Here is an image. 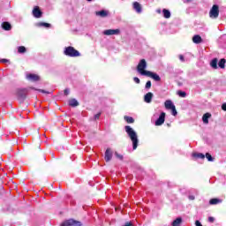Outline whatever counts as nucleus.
Segmentation results:
<instances>
[{"mask_svg": "<svg viewBox=\"0 0 226 226\" xmlns=\"http://www.w3.org/2000/svg\"><path fill=\"white\" fill-rule=\"evenodd\" d=\"M195 225H196V226H202V223H200L199 221H196V222H195Z\"/></svg>", "mask_w": 226, "mask_h": 226, "instance_id": "obj_42", "label": "nucleus"}, {"mask_svg": "<svg viewBox=\"0 0 226 226\" xmlns=\"http://www.w3.org/2000/svg\"><path fill=\"white\" fill-rule=\"evenodd\" d=\"M124 130L132 142V149H137L139 147V136L137 135V132L130 125H125Z\"/></svg>", "mask_w": 226, "mask_h": 226, "instance_id": "obj_1", "label": "nucleus"}, {"mask_svg": "<svg viewBox=\"0 0 226 226\" xmlns=\"http://www.w3.org/2000/svg\"><path fill=\"white\" fill-rule=\"evenodd\" d=\"M158 11V13H160L161 12V11L159 10V11Z\"/></svg>", "mask_w": 226, "mask_h": 226, "instance_id": "obj_48", "label": "nucleus"}, {"mask_svg": "<svg viewBox=\"0 0 226 226\" xmlns=\"http://www.w3.org/2000/svg\"><path fill=\"white\" fill-rule=\"evenodd\" d=\"M133 9L137 11V13H142V6H140L139 2L133 3Z\"/></svg>", "mask_w": 226, "mask_h": 226, "instance_id": "obj_15", "label": "nucleus"}, {"mask_svg": "<svg viewBox=\"0 0 226 226\" xmlns=\"http://www.w3.org/2000/svg\"><path fill=\"white\" fill-rule=\"evenodd\" d=\"M177 94H178V96H180V98H186V92H185V91L179 90V91H177Z\"/></svg>", "mask_w": 226, "mask_h": 226, "instance_id": "obj_29", "label": "nucleus"}, {"mask_svg": "<svg viewBox=\"0 0 226 226\" xmlns=\"http://www.w3.org/2000/svg\"><path fill=\"white\" fill-rule=\"evenodd\" d=\"M1 63H8V59H2Z\"/></svg>", "mask_w": 226, "mask_h": 226, "instance_id": "obj_45", "label": "nucleus"}, {"mask_svg": "<svg viewBox=\"0 0 226 226\" xmlns=\"http://www.w3.org/2000/svg\"><path fill=\"white\" fill-rule=\"evenodd\" d=\"M145 76L150 77L151 79L155 80V82H160V80H162V78H160V75H158L157 73L152 72L150 71H148Z\"/></svg>", "mask_w": 226, "mask_h": 226, "instance_id": "obj_8", "label": "nucleus"}, {"mask_svg": "<svg viewBox=\"0 0 226 226\" xmlns=\"http://www.w3.org/2000/svg\"><path fill=\"white\" fill-rule=\"evenodd\" d=\"M105 162H110L112 160V150L110 148H107L104 154Z\"/></svg>", "mask_w": 226, "mask_h": 226, "instance_id": "obj_11", "label": "nucleus"}, {"mask_svg": "<svg viewBox=\"0 0 226 226\" xmlns=\"http://www.w3.org/2000/svg\"><path fill=\"white\" fill-rule=\"evenodd\" d=\"M181 223H183V219L181 217H178L173 221L171 226H181Z\"/></svg>", "mask_w": 226, "mask_h": 226, "instance_id": "obj_21", "label": "nucleus"}, {"mask_svg": "<svg viewBox=\"0 0 226 226\" xmlns=\"http://www.w3.org/2000/svg\"><path fill=\"white\" fill-rule=\"evenodd\" d=\"M209 117H211V114L210 113H205L202 117V121L205 124H209Z\"/></svg>", "mask_w": 226, "mask_h": 226, "instance_id": "obj_18", "label": "nucleus"}, {"mask_svg": "<svg viewBox=\"0 0 226 226\" xmlns=\"http://www.w3.org/2000/svg\"><path fill=\"white\" fill-rule=\"evenodd\" d=\"M192 41L193 43L199 45V43H202V37H200L199 34H196L192 37Z\"/></svg>", "mask_w": 226, "mask_h": 226, "instance_id": "obj_17", "label": "nucleus"}, {"mask_svg": "<svg viewBox=\"0 0 226 226\" xmlns=\"http://www.w3.org/2000/svg\"><path fill=\"white\" fill-rule=\"evenodd\" d=\"M164 19H170V11L167 9L162 10Z\"/></svg>", "mask_w": 226, "mask_h": 226, "instance_id": "obj_24", "label": "nucleus"}, {"mask_svg": "<svg viewBox=\"0 0 226 226\" xmlns=\"http://www.w3.org/2000/svg\"><path fill=\"white\" fill-rule=\"evenodd\" d=\"M124 121H126V123L128 124H132L135 122V120L132 117H124Z\"/></svg>", "mask_w": 226, "mask_h": 226, "instance_id": "obj_28", "label": "nucleus"}, {"mask_svg": "<svg viewBox=\"0 0 226 226\" xmlns=\"http://www.w3.org/2000/svg\"><path fill=\"white\" fill-rule=\"evenodd\" d=\"M222 109L224 110V112H226V103H223L222 105Z\"/></svg>", "mask_w": 226, "mask_h": 226, "instance_id": "obj_40", "label": "nucleus"}, {"mask_svg": "<svg viewBox=\"0 0 226 226\" xmlns=\"http://www.w3.org/2000/svg\"><path fill=\"white\" fill-rule=\"evenodd\" d=\"M164 107H165V109H167V110H172V109H174L176 106L174 105L172 101L167 100L164 102Z\"/></svg>", "mask_w": 226, "mask_h": 226, "instance_id": "obj_12", "label": "nucleus"}, {"mask_svg": "<svg viewBox=\"0 0 226 226\" xmlns=\"http://www.w3.org/2000/svg\"><path fill=\"white\" fill-rule=\"evenodd\" d=\"M18 52H19V54H24V53L26 52V47H24V46H19V47L18 48Z\"/></svg>", "mask_w": 226, "mask_h": 226, "instance_id": "obj_30", "label": "nucleus"}, {"mask_svg": "<svg viewBox=\"0 0 226 226\" xmlns=\"http://www.w3.org/2000/svg\"><path fill=\"white\" fill-rule=\"evenodd\" d=\"M133 80L136 84H140V79L139 78L135 77Z\"/></svg>", "mask_w": 226, "mask_h": 226, "instance_id": "obj_36", "label": "nucleus"}, {"mask_svg": "<svg viewBox=\"0 0 226 226\" xmlns=\"http://www.w3.org/2000/svg\"><path fill=\"white\" fill-rule=\"evenodd\" d=\"M179 59L182 63H185V56L183 55H179Z\"/></svg>", "mask_w": 226, "mask_h": 226, "instance_id": "obj_37", "label": "nucleus"}, {"mask_svg": "<svg viewBox=\"0 0 226 226\" xmlns=\"http://www.w3.org/2000/svg\"><path fill=\"white\" fill-rule=\"evenodd\" d=\"M225 63H226L225 58H222L218 63V66L223 69L225 68Z\"/></svg>", "mask_w": 226, "mask_h": 226, "instance_id": "obj_27", "label": "nucleus"}, {"mask_svg": "<svg viewBox=\"0 0 226 226\" xmlns=\"http://www.w3.org/2000/svg\"><path fill=\"white\" fill-rule=\"evenodd\" d=\"M64 56H67L68 57H79L80 56V52L79 50L75 49V48L69 46L66 47L64 50Z\"/></svg>", "mask_w": 226, "mask_h": 226, "instance_id": "obj_2", "label": "nucleus"}, {"mask_svg": "<svg viewBox=\"0 0 226 226\" xmlns=\"http://www.w3.org/2000/svg\"><path fill=\"white\" fill-rule=\"evenodd\" d=\"M124 226H133V223H132V222H126V223L124 224Z\"/></svg>", "mask_w": 226, "mask_h": 226, "instance_id": "obj_43", "label": "nucleus"}, {"mask_svg": "<svg viewBox=\"0 0 226 226\" xmlns=\"http://www.w3.org/2000/svg\"><path fill=\"white\" fill-rule=\"evenodd\" d=\"M100 116H102V113H97L94 115V119H100Z\"/></svg>", "mask_w": 226, "mask_h": 226, "instance_id": "obj_38", "label": "nucleus"}, {"mask_svg": "<svg viewBox=\"0 0 226 226\" xmlns=\"http://www.w3.org/2000/svg\"><path fill=\"white\" fill-rule=\"evenodd\" d=\"M82 222L75 221L73 219H69L65 221L61 226H81Z\"/></svg>", "mask_w": 226, "mask_h": 226, "instance_id": "obj_6", "label": "nucleus"}, {"mask_svg": "<svg viewBox=\"0 0 226 226\" xmlns=\"http://www.w3.org/2000/svg\"><path fill=\"white\" fill-rule=\"evenodd\" d=\"M121 33V30L119 29H108L103 31V34L105 36H112L114 34H119Z\"/></svg>", "mask_w": 226, "mask_h": 226, "instance_id": "obj_7", "label": "nucleus"}, {"mask_svg": "<svg viewBox=\"0 0 226 226\" xmlns=\"http://www.w3.org/2000/svg\"><path fill=\"white\" fill-rule=\"evenodd\" d=\"M192 156H194V158H200V160H204L206 158V155L202 153L193 154Z\"/></svg>", "mask_w": 226, "mask_h": 226, "instance_id": "obj_25", "label": "nucleus"}, {"mask_svg": "<svg viewBox=\"0 0 226 226\" xmlns=\"http://www.w3.org/2000/svg\"><path fill=\"white\" fill-rule=\"evenodd\" d=\"M38 27H50V24L45 22L37 23Z\"/></svg>", "mask_w": 226, "mask_h": 226, "instance_id": "obj_26", "label": "nucleus"}, {"mask_svg": "<svg viewBox=\"0 0 226 226\" xmlns=\"http://www.w3.org/2000/svg\"><path fill=\"white\" fill-rule=\"evenodd\" d=\"M147 68V62L146 59H141L137 66V71L140 73V75L146 76L149 71H146Z\"/></svg>", "mask_w": 226, "mask_h": 226, "instance_id": "obj_3", "label": "nucleus"}, {"mask_svg": "<svg viewBox=\"0 0 226 226\" xmlns=\"http://www.w3.org/2000/svg\"><path fill=\"white\" fill-rule=\"evenodd\" d=\"M220 15V7L218 4H214L209 11L210 19H218Z\"/></svg>", "mask_w": 226, "mask_h": 226, "instance_id": "obj_5", "label": "nucleus"}, {"mask_svg": "<svg viewBox=\"0 0 226 226\" xmlns=\"http://www.w3.org/2000/svg\"><path fill=\"white\" fill-rule=\"evenodd\" d=\"M165 123V112H162L157 120L155 121V126H162Z\"/></svg>", "mask_w": 226, "mask_h": 226, "instance_id": "obj_9", "label": "nucleus"}, {"mask_svg": "<svg viewBox=\"0 0 226 226\" xmlns=\"http://www.w3.org/2000/svg\"><path fill=\"white\" fill-rule=\"evenodd\" d=\"M210 66L212 68H214V70H217L218 69V59L217 58H214L211 62H210Z\"/></svg>", "mask_w": 226, "mask_h": 226, "instance_id": "obj_20", "label": "nucleus"}, {"mask_svg": "<svg viewBox=\"0 0 226 226\" xmlns=\"http://www.w3.org/2000/svg\"><path fill=\"white\" fill-rule=\"evenodd\" d=\"M192 0H187V3H191Z\"/></svg>", "mask_w": 226, "mask_h": 226, "instance_id": "obj_46", "label": "nucleus"}, {"mask_svg": "<svg viewBox=\"0 0 226 226\" xmlns=\"http://www.w3.org/2000/svg\"><path fill=\"white\" fill-rule=\"evenodd\" d=\"M64 94L65 96H68V94H70V89L66 88L64 91Z\"/></svg>", "mask_w": 226, "mask_h": 226, "instance_id": "obj_35", "label": "nucleus"}, {"mask_svg": "<svg viewBox=\"0 0 226 226\" xmlns=\"http://www.w3.org/2000/svg\"><path fill=\"white\" fill-rule=\"evenodd\" d=\"M70 107H78L79 102L76 99H72L69 101Z\"/></svg>", "mask_w": 226, "mask_h": 226, "instance_id": "obj_23", "label": "nucleus"}, {"mask_svg": "<svg viewBox=\"0 0 226 226\" xmlns=\"http://www.w3.org/2000/svg\"><path fill=\"white\" fill-rule=\"evenodd\" d=\"M28 93H29V90L27 88L18 89L16 94L18 100H19V102H24Z\"/></svg>", "mask_w": 226, "mask_h": 226, "instance_id": "obj_4", "label": "nucleus"}, {"mask_svg": "<svg viewBox=\"0 0 226 226\" xmlns=\"http://www.w3.org/2000/svg\"><path fill=\"white\" fill-rule=\"evenodd\" d=\"M95 15H97V17H102L105 18L109 15V11L102 10V11H99L95 12Z\"/></svg>", "mask_w": 226, "mask_h": 226, "instance_id": "obj_19", "label": "nucleus"}, {"mask_svg": "<svg viewBox=\"0 0 226 226\" xmlns=\"http://www.w3.org/2000/svg\"><path fill=\"white\" fill-rule=\"evenodd\" d=\"M26 79L28 80H32L33 82H37V80H40V77L36 74H28L26 75Z\"/></svg>", "mask_w": 226, "mask_h": 226, "instance_id": "obj_14", "label": "nucleus"}, {"mask_svg": "<svg viewBox=\"0 0 226 226\" xmlns=\"http://www.w3.org/2000/svg\"><path fill=\"white\" fill-rule=\"evenodd\" d=\"M115 156H117L118 160H123V155L119 154L117 152L115 153Z\"/></svg>", "mask_w": 226, "mask_h": 226, "instance_id": "obj_34", "label": "nucleus"}, {"mask_svg": "<svg viewBox=\"0 0 226 226\" xmlns=\"http://www.w3.org/2000/svg\"><path fill=\"white\" fill-rule=\"evenodd\" d=\"M32 89H34L36 91V88H34V87H32Z\"/></svg>", "mask_w": 226, "mask_h": 226, "instance_id": "obj_47", "label": "nucleus"}, {"mask_svg": "<svg viewBox=\"0 0 226 226\" xmlns=\"http://www.w3.org/2000/svg\"><path fill=\"white\" fill-rule=\"evenodd\" d=\"M39 93H44V94H47V91L45 90H42V89H38Z\"/></svg>", "mask_w": 226, "mask_h": 226, "instance_id": "obj_44", "label": "nucleus"}, {"mask_svg": "<svg viewBox=\"0 0 226 226\" xmlns=\"http://www.w3.org/2000/svg\"><path fill=\"white\" fill-rule=\"evenodd\" d=\"M146 89H151V81H147L145 86Z\"/></svg>", "mask_w": 226, "mask_h": 226, "instance_id": "obj_32", "label": "nucleus"}, {"mask_svg": "<svg viewBox=\"0 0 226 226\" xmlns=\"http://www.w3.org/2000/svg\"><path fill=\"white\" fill-rule=\"evenodd\" d=\"M33 15L35 19H41V15H43V12H41L40 7L35 6L33 10Z\"/></svg>", "mask_w": 226, "mask_h": 226, "instance_id": "obj_10", "label": "nucleus"}, {"mask_svg": "<svg viewBox=\"0 0 226 226\" xmlns=\"http://www.w3.org/2000/svg\"><path fill=\"white\" fill-rule=\"evenodd\" d=\"M220 203H222V200H220V199L214 198V199H211V200H209V204H210L211 206H215V205L220 204Z\"/></svg>", "mask_w": 226, "mask_h": 226, "instance_id": "obj_22", "label": "nucleus"}, {"mask_svg": "<svg viewBox=\"0 0 226 226\" xmlns=\"http://www.w3.org/2000/svg\"><path fill=\"white\" fill-rule=\"evenodd\" d=\"M2 28L4 29V31H11V24L10 22H3L2 23Z\"/></svg>", "mask_w": 226, "mask_h": 226, "instance_id": "obj_16", "label": "nucleus"}, {"mask_svg": "<svg viewBox=\"0 0 226 226\" xmlns=\"http://www.w3.org/2000/svg\"><path fill=\"white\" fill-rule=\"evenodd\" d=\"M189 199H190V200H195V196L190 195V196H189Z\"/></svg>", "mask_w": 226, "mask_h": 226, "instance_id": "obj_41", "label": "nucleus"}, {"mask_svg": "<svg viewBox=\"0 0 226 226\" xmlns=\"http://www.w3.org/2000/svg\"><path fill=\"white\" fill-rule=\"evenodd\" d=\"M144 102L146 103H151L153 102V93L148 92L145 96H144Z\"/></svg>", "mask_w": 226, "mask_h": 226, "instance_id": "obj_13", "label": "nucleus"}, {"mask_svg": "<svg viewBox=\"0 0 226 226\" xmlns=\"http://www.w3.org/2000/svg\"><path fill=\"white\" fill-rule=\"evenodd\" d=\"M206 158H207V160H208V162H213L215 159L213 158V156H211L210 154H209V153H207L206 154Z\"/></svg>", "mask_w": 226, "mask_h": 226, "instance_id": "obj_31", "label": "nucleus"}, {"mask_svg": "<svg viewBox=\"0 0 226 226\" xmlns=\"http://www.w3.org/2000/svg\"><path fill=\"white\" fill-rule=\"evenodd\" d=\"M208 222H210V223H213L215 222V217H208Z\"/></svg>", "mask_w": 226, "mask_h": 226, "instance_id": "obj_39", "label": "nucleus"}, {"mask_svg": "<svg viewBox=\"0 0 226 226\" xmlns=\"http://www.w3.org/2000/svg\"><path fill=\"white\" fill-rule=\"evenodd\" d=\"M171 110H172L173 116H177V110H176V106L174 108H172Z\"/></svg>", "mask_w": 226, "mask_h": 226, "instance_id": "obj_33", "label": "nucleus"}]
</instances>
